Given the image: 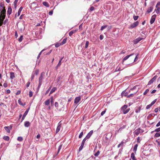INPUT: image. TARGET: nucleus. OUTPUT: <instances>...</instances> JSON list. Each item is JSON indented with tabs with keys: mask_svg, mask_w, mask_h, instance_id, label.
<instances>
[{
	"mask_svg": "<svg viewBox=\"0 0 160 160\" xmlns=\"http://www.w3.org/2000/svg\"><path fill=\"white\" fill-rule=\"evenodd\" d=\"M63 58H62L60 59V60L59 61L58 63V66H60L61 65V61L62 60Z\"/></svg>",
	"mask_w": 160,
	"mask_h": 160,
	"instance_id": "obj_33",
	"label": "nucleus"
},
{
	"mask_svg": "<svg viewBox=\"0 0 160 160\" xmlns=\"http://www.w3.org/2000/svg\"><path fill=\"white\" fill-rule=\"evenodd\" d=\"M157 78V75L155 76H154L148 82V85L151 84Z\"/></svg>",
	"mask_w": 160,
	"mask_h": 160,
	"instance_id": "obj_8",
	"label": "nucleus"
},
{
	"mask_svg": "<svg viewBox=\"0 0 160 160\" xmlns=\"http://www.w3.org/2000/svg\"><path fill=\"white\" fill-rule=\"evenodd\" d=\"M6 10L3 4H0V26L3 23L6 16Z\"/></svg>",
	"mask_w": 160,
	"mask_h": 160,
	"instance_id": "obj_1",
	"label": "nucleus"
},
{
	"mask_svg": "<svg viewBox=\"0 0 160 160\" xmlns=\"http://www.w3.org/2000/svg\"><path fill=\"white\" fill-rule=\"evenodd\" d=\"M130 110V108H128L127 109H126V110H124V111H122L123 113L124 114H125L127 113Z\"/></svg>",
	"mask_w": 160,
	"mask_h": 160,
	"instance_id": "obj_23",
	"label": "nucleus"
},
{
	"mask_svg": "<svg viewBox=\"0 0 160 160\" xmlns=\"http://www.w3.org/2000/svg\"><path fill=\"white\" fill-rule=\"evenodd\" d=\"M61 122V121L58 124V126L56 131V133H58L60 130L62 125Z\"/></svg>",
	"mask_w": 160,
	"mask_h": 160,
	"instance_id": "obj_4",
	"label": "nucleus"
},
{
	"mask_svg": "<svg viewBox=\"0 0 160 160\" xmlns=\"http://www.w3.org/2000/svg\"><path fill=\"white\" fill-rule=\"evenodd\" d=\"M153 9L152 8L150 7L149 8L148 10L147 11V12L148 13H149L150 12H151Z\"/></svg>",
	"mask_w": 160,
	"mask_h": 160,
	"instance_id": "obj_31",
	"label": "nucleus"
},
{
	"mask_svg": "<svg viewBox=\"0 0 160 160\" xmlns=\"http://www.w3.org/2000/svg\"><path fill=\"white\" fill-rule=\"evenodd\" d=\"M67 39L65 38L63 39L62 42L61 43V45H62L63 44L65 43L66 42Z\"/></svg>",
	"mask_w": 160,
	"mask_h": 160,
	"instance_id": "obj_30",
	"label": "nucleus"
},
{
	"mask_svg": "<svg viewBox=\"0 0 160 160\" xmlns=\"http://www.w3.org/2000/svg\"><path fill=\"white\" fill-rule=\"evenodd\" d=\"M137 92V91L134 94H130V95H128V97L129 98L130 97H133V96L134 94H136Z\"/></svg>",
	"mask_w": 160,
	"mask_h": 160,
	"instance_id": "obj_53",
	"label": "nucleus"
},
{
	"mask_svg": "<svg viewBox=\"0 0 160 160\" xmlns=\"http://www.w3.org/2000/svg\"><path fill=\"white\" fill-rule=\"evenodd\" d=\"M106 111L105 110L102 112L101 113V115L103 116L105 113Z\"/></svg>",
	"mask_w": 160,
	"mask_h": 160,
	"instance_id": "obj_57",
	"label": "nucleus"
},
{
	"mask_svg": "<svg viewBox=\"0 0 160 160\" xmlns=\"http://www.w3.org/2000/svg\"><path fill=\"white\" fill-rule=\"evenodd\" d=\"M30 84V82H28L27 83L26 86L27 87H28L29 86V85Z\"/></svg>",
	"mask_w": 160,
	"mask_h": 160,
	"instance_id": "obj_63",
	"label": "nucleus"
},
{
	"mask_svg": "<svg viewBox=\"0 0 160 160\" xmlns=\"http://www.w3.org/2000/svg\"><path fill=\"white\" fill-rule=\"evenodd\" d=\"M155 131L156 132H159L160 131V128H158L155 130Z\"/></svg>",
	"mask_w": 160,
	"mask_h": 160,
	"instance_id": "obj_54",
	"label": "nucleus"
},
{
	"mask_svg": "<svg viewBox=\"0 0 160 160\" xmlns=\"http://www.w3.org/2000/svg\"><path fill=\"white\" fill-rule=\"evenodd\" d=\"M12 12V9L10 7H9L8 8V10L7 12L8 14L9 15H10Z\"/></svg>",
	"mask_w": 160,
	"mask_h": 160,
	"instance_id": "obj_17",
	"label": "nucleus"
},
{
	"mask_svg": "<svg viewBox=\"0 0 160 160\" xmlns=\"http://www.w3.org/2000/svg\"><path fill=\"white\" fill-rule=\"evenodd\" d=\"M76 30H72L69 33V35L71 36L74 33L76 32Z\"/></svg>",
	"mask_w": 160,
	"mask_h": 160,
	"instance_id": "obj_22",
	"label": "nucleus"
},
{
	"mask_svg": "<svg viewBox=\"0 0 160 160\" xmlns=\"http://www.w3.org/2000/svg\"><path fill=\"white\" fill-rule=\"evenodd\" d=\"M53 97H52L51 98V104H53Z\"/></svg>",
	"mask_w": 160,
	"mask_h": 160,
	"instance_id": "obj_55",
	"label": "nucleus"
},
{
	"mask_svg": "<svg viewBox=\"0 0 160 160\" xmlns=\"http://www.w3.org/2000/svg\"><path fill=\"white\" fill-rule=\"evenodd\" d=\"M56 90V88L55 87L53 88L50 91L49 95L52 93Z\"/></svg>",
	"mask_w": 160,
	"mask_h": 160,
	"instance_id": "obj_20",
	"label": "nucleus"
},
{
	"mask_svg": "<svg viewBox=\"0 0 160 160\" xmlns=\"http://www.w3.org/2000/svg\"><path fill=\"white\" fill-rule=\"evenodd\" d=\"M53 13V11H51L49 12V15H51Z\"/></svg>",
	"mask_w": 160,
	"mask_h": 160,
	"instance_id": "obj_62",
	"label": "nucleus"
},
{
	"mask_svg": "<svg viewBox=\"0 0 160 160\" xmlns=\"http://www.w3.org/2000/svg\"><path fill=\"white\" fill-rule=\"evenodd\" d=\"M17 139L18 141H21L23 139L22 137H20L18 138Z\"/></svg>",
	"mask_w": 160,
	"mask_h": 160,
	"instance_id": "obj_41",
	"label": "nucleus"
},
{
	"mask_svg": "<svg viewBox=\"0 0 160 160\" xmlns=\"http://www.w3.org/2000/svg\"><path fill=\"white\" fill-rule=\"evenodd\" d=\"M123 143H124V142H122H122H121V143H120V144H119L118 145V148H119L120 147V146H121V145H122L123 144Z\"/></svg>",
	"mask_w": 160,
	"mask_h": 160,
	"instance_id": "obj_45",
	"label": "nucleus"
},
{
	"mask_svg": "<svg viewBox=\"0 0 160 160\" xmlns=\"http://www.w3.org/2000/svg\"><path fill=\"white\" fill-rule=\"evenodd\" d=\"M62 145H60L59 147V148H58V153L60 150L61 149V148H62Z\"/></svg>",
	"mask_w": 160,
	"mask_h": 160,
	"instance_id": "obj_46",
	"label": "nucleus"
},
{
	"mask_svg": "<svg viewBox=\"0 0 160 160\" xmlns=\"http://www.w3.org/2000/svg\"><path fill=\"white\" fill-rule=\"evenodd\" d=\"M152 105H151V104H149L146 107V109H148Z\"/></svg>",
	"mask_w": 160,
	"mask_h": 160,
	"instance_id": "obj_52",
	"label": "nucleus"
},
{
	"mask_svg": "<svg viewBox=\"0 0 160 160\" xmlns=\"http://www.w3.org/2000/svg\"><path fill=\"white\" fill-rule=\"evenodd\" d=\"M149 89H147L144 92L143 94L144 95H146L149 92Z\"/></svg>",
	"mask_w": 160,
	"mask_h": 160,
	"instance_id": "obj_38",
	"label": "nucleus"
},
{
	"mask_svg": "<svg viewBox=\"0 0 160 160\" xmlns=\"http://www.w3.org/2000/svg\"><path fill=\"white\" fill-rule=\"evenodd\" d=\"M156 99H155L153 101H152L151 102V105H152L153 104H154L155 102H156Z\"/></svg>",
	"mask_w": 160,
	"mask_h": 160,
	"instance_id": "obj_51",
	"label": "nucleus"
},
{
	"mask_svg": "<svg viewBox=\"0 0 160 160\" xmlns=\"http://www.w3.org/2000/svg\"><path fill=\"white\" fill-rule=\"evenodd\" d=\"M99 154H100V152L99 151H98L96 153H95L94 156H97L99 155Z\"/></svg>",
	"mask_w": 160,
	"mask_h": 160,
	"instance_id": "obj_44",
	"label": "nucleus"
},
{
	"mask_svg": "<svg viewBox=\"0 0 160 160\" xmlns=\"http://www.w3.org/2000/svg\"><path fill=\"white\" fill-rule=\"evenodd\" d=\"M30 122L28 121H26L24 122V125L26 127H28L30 125Z\"/></svg>",
	"mask_w": 160,
	"mask_h": 160,
	"instance_id": "obj_13",
	"label": "nucleus"
},
{
	"mask_svg": "<svg viewBox=\"0 0 160 160\" xmlns=\"http://www.w3.org/2000/svg\"><path fill=\"white\" fill-rule=\"evenodd\" d=\"M15 78L14 73L13 72H11L10 73V78L11 79H13Z\"/></svg>",
	"mask_w": 160,
	"mask_h": 160,
	"instance_id": "obj_16",
	"label": "nucleus"
},
{
	"mask_svg": "<svg viewBox=\"0 0 160 160\" xmlns=\"http://www.w3.org/2000/svg\"><path fill=\"white\" fill-rule=\"evenodd\" d=\"M60 45H61V43H57L55 44V46L56 48H58Z\"/></svg>",
	"mask_w": 160,
	"mask_h": 160,
	"instance_id": "obj_42",
	"label": "nucleus"
},
{
	"mask_svg": "<svg viewBox=\"0 0 160 160\" xmlns=\"http://www.w3.org/2000/svg\"><path fill=\"white\" fill-rule=\"evenodd\" d=\"M134 54H132L129 55H127L123 59V62L124 61L126 60H127L129 57L130 56L133 55Z\"/></svg>",
	"mask_w": 160,
	"mask_h": 160,
	"instance_id": "obj_14",
	"label": "nucleus"
},
{
	"mask_svg": "<svg viewBox=\"0 0 160 160\" xmlns=\"http://www.w3.org/2000/svg\"><path fill=\"white\" fill-rule=\"evenodd\" d=\"M29 109V108H28V109H27V110H26V111L24 113L23 115L24 116H26L27 115V114L28 112Z\"/></svg>",
	"mask_w": 160,
	"mask_h": 160,
	"instance_id": "obj_35",
	"label": "nucleus"
},
{
	"mask_svg": "<svg viewBox=\"0 0 160 160\" xmlns=\"http://www.w3.org/2000/svg\"><path fill=\"white\" fill-rule=\"evenodd\" d=\"M3 86L5 88H6L8 86V84L6 82V81H5V82L3 84Z\"/></svg>",
	"mask_w": 160,
	"mask_h": 160,
	"instance_id": "obj_43",
	"label": "nucleus"
},
{
	"mask_svg": "<svg viewBox=\"0 0 160 160\" xmlns=\"http://www.w3.org/2000/svg\"><path fill=\"white\" fill-rule=\"evenodd\" d=\"M142 132V130L140 128L137 129L134 132L135 134L137 135H138L140 133Z\"/></svg>",
	"mask_w": 160,
	"mask_h": 160,
	"instance_id": "obj_9",
	"label": "nucleus"
},
{
	"mask_svg": "<svg viewBox=\"0 0 160 160\" xmlns=\"http://www.w3.org/2000/svg\"><path fill=\"white\" fill-rule=\"evenodd\" d=\"M128 107V106L126 105H124L122 108V111L125 110H126Z\"/></svg>",
	"mask_w": 160,
	"mask_h": 160,
	"instance_id": "obj_26",
	"label": "nucleus"
},
{
	"mask_svg": "<svg viewBox=\"0 0 160 160\" xmlns=\"http://www.w3.org/2000/svg\"><path fill=\"white\" fill-rule=\"evenodd\" d=\"M50 89H51V87H50L48 89V90L46 91V94H47L48 93V92H49L50 90Z\"/></svg>",
	"mask_w": 160,
	"mask_h": 160,
	"instance_id": "obj_58",
	"label": "nucleus"
},
{
	"mask_svg": "<svg viewBox=\"0 0 160 160\" xmlns=\"http://www.w3.org/2000/svg\"><path fill=\"white\" fill-rule=\"evenodd\" d=\"M38 73H39V70H36L35 71V72H34L35 74L36 75H38Z\"/></svg>",
	"mask_w": 160,
	"mask_h": 160,
	"instance_id": "obj_48",
	"label": "nucleus"
},
{
	"mask_svg": "<svg viewBox=\"0 0 160 160\" xmlns=\"http://www.w3.org/2000/svg\"><path fill=\"white\" fill-rule=\"evenodd\" d=\"M45 76V73L44 72H42L39 78V84L38 87V89H39L40 88L42 83V81L43 79L44 78Z\"/></svg>",
	"mask_w": 160,
	"mask_h": 160,
	"instance_id": "obj_2",
	"label": "nucleus"
},
{
	"mask_svg": "<svg viewBox=\"0 0 160 160\" xmlns=\"http://www.w3.org/2000/svg\"><path fill=\"white\" fill-rule=\"evenodd\" d=\"M44 51V50H42L40 53H39V54L38 55V57H37V58L38 59L40 56V55H41V54L42 53V52Z\"/></svg>",
	"mask_w": 160,
	"mask_h": 160,
	"instance_id": "obj_49",
	"label": "nucleus"
},
{
	"mask_svg": "<svg viewBox=\"0 0 160 160\" xmlns=\"http://www.w3.org/2000/svg\"><path fill=\"white\" fill-rule=\"evenodd\" d=\"M33 95V93L32 92L30 91L29 92V96L30 97H31Z\"/></svg>",
	"mask_w": 160,
	"mask_h": 160,
	"instance_id": "obj_47",
	"label": "nucleus"
},
{
	"mask_svg": "<svg viewBox=\"0 0 160 160\" xmlns=\"http://www.w3.org/2000/svg\"><path fill=\"white\" fill-rule=\"evenodd\" d=\"M18 103H19V104L22 105V106H24L25 105V103H22L20 99H19L18 100Z\"/></svg>",
	"mask_w": 160,
	"mask_h": 160,
	"instance_id": "obj_32",
	"label": "nucleus"
},
{
	"mask_svg": "<svg viewBox=\"0 0 160 160\" xmlns=\"http://www.w3.org/2000/svg\"><path fill=\"white\" fill-rule=\"evenodd\" d=\"M22 8H23L22 7H20V8H19V9L18 11L17 15V14H16L15 15V17H17V16L18 17L20 15V13L22 9Z\"/></svg>",
	"mask_w": 160,
	"mask_h": 160,
	"instance_id": "obj_12",
	"label": "nucleus"
},
{
	"mask_svg": "<svg viewBox=\"0 0 160 160\" xmlns=\"http://www.w3.org/2000/svg\"><path fill=\"white\" fill-rule=\"evenodd\" d=\"M160 126V121L156 125V127H158Z\"/></svg>",
	"mask_w": 160,
	"mask_h": 160,
	"instance_id": "obj_64",
	"label": "nucleus"
},
{
	"mask_svg": "<svg viewBox=\"0 0 160 160\" xmlns=\"http://www.w3.org/2000/svg\"><path fill=\"white\" fill-rule=\"evenodd\" d=\"M55 107H57L58 106V103L57 102H56L55 103Z\"/></svg>",
	"mask_w": 160,
	"mask_h": 160,
	"instance_id": "obj_61",
	"label": "nucleus"
},
{
	"mask_svg": "<svg viewBox=\"0 0 160 160\" xmlns=\"http://www.w3.org/2000/svg\"><path fill=\"white\" fill-rule=\"evenodd\" d=\"M93 132V131L92 130L90 131L87 134L86 137L84 138L85 139L87 140L88 138H89L92 135V134Z\"/></svg>",
	"mask_w": 160,
	"mask_h": 160,
	"instance_id": "obj_6",
	"label": "nucleus"
},
{
	"mask_svg": "<svg viewBox=\"0 0 160 160\" xmlns=\"http://www.w3.org/2000/svg\"><path fill=\"white\" fill-rule=\"evenodd\" d=\"M156 12L157 14H159L160 13V11L158 9V8H157V9L156 10Z\"/></svg>",
	"mask_w": 160,
	"mask_h": 160,
	"instance_id": "obj_56",
	"label": "nucleus"
},
{
	"mask_svg": "<svg viewBox=\"0 0 160 160\" xmlns=\"http://www.w3.org/2000/svg\"><path fill=\"white\" fill-rule=\"evenodd\" d=\"M107 27V26H106V25L103 26H102L101 27V31L103 30L105 28H106Z\"/></svg>",
	"mask_w": 160,
	"mask_h": 160,
	"instance_id": "obj_40",
	"label": "nucleus"
},
{
	"mask_svg": "<svg viewBox=\"0 0 160 160\" xmlns=\"http://www.w3.org/2000/svg\"><path fill=\"white\" fill-rule=\"evenodd\" d=\"M43 4L45 6L48 7H49V5L48 2H43Z\"/></svg>",
	"mask_w": 160,
	"mask_h": 160,
	"instance_id": "obj_24",
	"label": "nucleus"
},
{
	"mask_svg": "<svg viewBox=\"0 0 160 160\" xmlns=\"http://www.w3.org/2000/svg\"><path fill=\"white\" fill-rule=\"evenodd\" d=\"M83 132H82L80 133V134H79V138H81V137H82V136H83Z\"/></svg>",
	"mask_w": 160,
	"mask_h": 160,
	"instance_id": "obj_50",
	"label": "nucleus"
},
{
	"mask_svg": "<svg viewBox=\"0 0 160 160\" xmlns=\"http://www.w3.org/2000/svg\"><path fill=\"white\" fill-rule=\"evenodd\" d=\"M156 15H154L152 17L150 21L151 24H152L154 22L156 19Z\"/></svg>",
	"mask_w": 160,
	"mask_h": 160,
	"instance_id": "obj_7",
	"label": "nucleus"
},
{
	"mask_svg": "<svg viewBox=\"0 0 160 160\" xmlns=\"http://www.w3.org/2000/svg\"><path fill=\"white\" fill-rule=\"evenodd\" d=\"M20 93H21L20 91L18 90L16 94V95H18L20 94Z\"/></svg>",
	"mask_w": 160,
	"mask_h": 160,
	"instance_id": "obj_60",
	"label": "nucleus"
},
{
	"mask_svg": "<svg viewBox=\"0 0 160 160\" xmlns=\"http://www.w3.org/2000/svg\"><path fill=\"white\" fill-rule=\"evenodd\" d=\"M139 22L138 21H136L134 22L133 24H131L129 28H132L137 26Z\"/></svg>",
	"mask_w": 160,
	"mask_h": 160,
	"instance_id": "obj_3",
	"label": "nucleus"
},
{
	"mask_svg": "<svg viewBox=\"0 0 160 160\" xmlns=\"http://www.w3.org/2000/svg\"><path fill=\"white\" fill-rule=\"evenodd\" d=\"M3 138L4 139V140L7 141H9V138L8 136H4Z\"/></svg>",
	"mask_w": 160,
	"mask_h": 160,
	"instance_id": "obj_29",
	"label": "nucleus"
},
{
	"mask_svg": "<svg viewBox=\"0 0 160 160\" xmlns=\"http://www.w3.org/2000/svg\"><path fill=\"white\" fill-rule=\"evenodd\" d=\"M18 1V0H15L14 2V6L15 8H16L17 7V3Z\"/></svg>",
	"mask_w": 160,
	"mask_h": 160,
	"instance_id": "obj_25",
	"label": "nucleus"
},
{
	"mask_svg": "<svg viewBox=\"0 0 160 160\" xmlns=\"http://www.w3.org/2000/svg\"><path fill=\"white\" fill-rule=\"evenodd\" d=\"M141 110V108L140 107H138L135 110V112L136 113H138L140 112Z\"/></svg>",
	"mask_w": 160,
	"mask_h": 160,
	"instance_id": "obj_27",
	"label": "nucleus"
},
{
	"mask_svg": "<svg viewBox=\"0 0 160 160\" xmlns=\"http://www.w3.org/2000/svg\"><path fill=\"white\" fill-rule=\"evenodd\" d=\"M155 136L157 137H160V132L159 133H156L155 134Z\"/></svg>",
	"mask_w": 160,
	"mask_h": 160,
	"instance_id": "obj_36",
	"label": "nucleus"
},
{
	"mask_svg": "<svg viewBox=\"0 0 160 160\" xmlns=\"http://www.w3.org/2000/svg\"><path fill=\"white\" fill-rule=\"evenodd\" d=\"M81 100L80 97H78L75 98L74 100V104H77Z\"/></svg>",
	"mask_w": 160,
	"mask_h": 160,
	"instance_id": "obj_11",
	"label": "nucleus"
},
{
	"mask_svg": "<svg viewBox=\"0 0 160 160\" xmlns=\"http://www.w3.org/2000/svg\"><path fill=\"white\" fill-rule=\"evenodd\" d=\"M130 157L132 160H137V159L135 157L134 154L133 152L131 153Z\"/></svg>",
	"mask_w": 160,
	"mask_h": 160,
	"instance_id": "obj_15",
	"label": "nucleus"
},
{
	"mask_svg": "<svg viewBox=\"0 0 160 160\" xmlns=\"http://www.w3.org/2000/svg\"><path fill=\"white\" fill-rule=\"evenodd\" d=\"M89 42L88 41H87L86 43L85 46V48H87L88 46Z\"/></svg>",
	"mask_w": 160,
	"mask_h": 160,
	"instance_id": "obj_34",
	"label": "nucleus"
},
{
	"mask_svg": "<svg viewBox=\"0 0 160 160\" xmlns=\"http://www.w3.org/2000/svg\"><path fill=\"white\" fill-rule=\"evenodd\" d=\"M22 39L23 36H21L18 39V41L19 42H21L22 41Z\"/></svg>",
	"mask_w": 160,
	"mask_h": 160,
	"instance_id": "obj_39",
	"label": "nucleus"
},
{
	"mask_svg": "<svg viewBox=\"0 0 160 160\" xmlns=\"http://www.w3.org/2000/svg\"><path fill=\"white\" fill-rule=\"evenodd\" d=\"M138 18V16H134L133 17V19L134 20L136 21L137 20Z\"/></svg>",
	"mask_w": 160,
	"mask_h": 160,
	"instance_id": "obj_37",
	"label": "nucleus"
},
{
	"mask_svg": "<svg viewBox=\"0 0 160 160\" xmlns=\"http://www.w3.org/2000/svg\"><path fill=\"white\" fill-rule=\"evenodd\" d=\"M128 93L125 92V91H123L122 92L121 94L122 96H126L128 95Z\"/></svg>",
	"mask_w": 160,
	"mask_h": 160,
	"instance_id": "obj_18",
	"label": "nucleus"
},
{
	"mask_svg": "<svg viewBox=\"0 0 160 160\" xmlns=\"http://www.w3.org/2000/svg\"><path fill=\"white\" fill-rule=\"evenodd\" d=\"M138 146V145L137 144H136L134 146V147L133 151L135 152H136L137 151Z\"/></svg>",
	"mask_w": 160,
	"mask_h": 160,
	"instance_id": "obj_28",
	"label": "nucleus"
},
{
	"mask_svg": "<svg viewBox=\"0 0 160 160\" xmlns=\"http://www.w3.org/2000/svg\"><path fill=\"white\" fill-rule=\"evenodd\" d=\"M86 140L84 138L82 142V144H81V146H80V147H79V151H81L83 147V146H84V143L86 141Z\"/></svg>",
	"mask_w": 160,
	"mask_h": 160,
	"instance_id": "obj_5",
	"label": "nucleus"
},
{
	"mask_svg": "<svg viewBox=\"0 0 160 160\" xmlns=\"http://www.w3.org/2000/svg\"><path fill=\"white\" fill-rule=\"evenodd\" d=\"M142 38H138L133 40V42L134 44H136L140 42L141 40L142 39Z\"/></svg>",
	"mask_w": 160,
	"mask_h": 160,
	"instance_id": "obj_10",
	"label": "nucleus"
},
{
	"mask_svg": "<svg viewBox=\"0 0 160 160\" xmlns=\"http://www.w3.org/2000/svg\"><path fill=\"white\" fill-rule=\"evenodd\" d=\"M94 8L93 7H91L90 9V11H92L94 10Z\"/></svg>",
	"mask_w": 160,
	"mask_h": 160,
	"instance_id": "obj_59",
	"label": "nucleus"
},
{
	"mask_svg": "<svg viewBox=\"0 0 160 160\" xmlns=\"http://www.w3.org/2000/svg\"><path fill=\"white\" fill-rule=\"evenodd\" d=\"M50 101L49 99H48L45 102V104L46 105H48L50 104Z\"/></svg>",
	"mask_w": 160,
	"mask_h": 160,
	"instance_id": "obj_21",
	"label": "nucleus"
},
{
	"mask_svg": "<svg viewBox=\"0 0 160 160\" xmlns=\"http://www.w3.org/2000/svg\"><path fill=\"white\" fill-rule=\"evenodd\" d=\"M5 130L7 131L8 133H9L10 132V128L9 127H5L4 128Z\"/></svg>",
	"mask_w": 160,
	"mask_h": 160,
	"instance_id": "obj_19",
	"label": "nucleus"
}]
</instances>
